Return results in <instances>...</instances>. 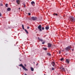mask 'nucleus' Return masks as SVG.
<instances>
[{
	"label": "nucleus",
	"mask_w": 75,
	"mask_h": 75,
	"mask_svg": "<svg viewBox=\"0 0 75 75\" xmlns=\"http://www.w3.org/2000/svg\"><path fill=\"white\" fill-rule=\"evenodd\" d=\"M22 28L23 30H25V29H24V25H22Z\"/></svg>",
	"instance_id": "19"
},
{
	"label": "nucleus",
	"mask_w": 75,
	"mask_h": 75,
	"mask_svg": "<svg viewBox=\"0 0 75 75\" xmlns=\"http://www.w3.org/2000/svg\"><path fill=\"white\" fill-rule=\"evenodd\" d=\"M59 54H61V51H59Z\"/></svg>",
	"instance_id": "31"
},
{
	"label": "nucleus",
	"mask_w": 75,
	"mask_h": 75,
	"mask_svg": "<svg viewBox=\"0 0 75 75\" xmlns=\"http://www.w3.org/2000/svg\"><path fill=\"white\" fill-rule=\"evenodd\" d=\"M43 49L44 50H45V51H46V50H47V48H45V47H43Z\"/></svg>",
	"instance_id": "18"
},
{
	"label": "nucleus",
	"mask_w": 75,
	"mask_h": 75,
	"mask_svg": "<svg viewBox=\"0 0 75 75\" xmlns=\"http://www.w3.org/2000/svg\"><path fill=\"white\" fill-rule=\"evenodd\" d=\"M0 5L1 6H3V5L2 4H1Z\"/></svg>",
	"instance_id": "24"
},
{
	"label": "nucleus",
	"mask_w": 75,
	"mask_h": 75,
	"mask_svg": "<svg viewBox=\"0 0 75 75\" xmlns=\"http://www.w3.org/2000/svg\"><path fill=\"white\" fill-rule=\"evenodd\" d=\"M0 17H1V14L0 13Z\"/></svg>",
	"instance_id": "27"
},
{
	"label": "nucleus",
	"mask_w": 75,
	"mask_h": 75,
	"mask_svg": "<svg viewBox=\"0 0 75 75\" xmlns=\"http://www.w3.org/2000/svg\"><path fill=\"white\" fill-rule=\"evenodd\" d=\"M31 4L32 5H33V4H35V2L34 1H32L31 2Z\"/></svg>",
	"instance_id": "14"
},
{
	"label": "nucleus",
	"mask_w": 75,
	"mask_h": 75,
	"mask_svg": "<svg viewBox=\"0 0 75 75\" xmlns=\"http://www.w3.org/2000/svg\"><path fill=\"white\" fill-rule=\"evenodd\" d=\"M8 6V4H5V6L6 7H8V6Z\"/></svg>",
	"instance_id": "21"
},
{
	"label": "nucleus",
	"mask_w": 75,
	"mask_h": 75,
	"mask_svg": "<svg viewBox=\"0 0 75 75\" xmlns=\"http://www.w3.org/2000/svg\"><path fill=\"white\" fill-rule=\"evenodd\" d=\"M25 31L26 33L27 34H28V31L26 29H25Z\"/></svg>",
	"instance_id": "13"
},
{
	"label": "nucleus",
	"mask_w": 75,
	"mask_h": 75,
	"mask_svg": "<svg viewBox=\"0 0 75 75\" xmlns=\"http://www.w3.org/2000/svg\"><path fill=\"white\" fill-rule=\"evenodd\" d=\"M62 71H64V72H65V69L64 68H62Z\"/></svg>",
	"instance_id": "16"
},
{
	"label": "nucleus",
	"mask_w": 75,
	"mask_h": 75,
	"mask_svg": "<svg viewBox=\"0 0 75 75\" xmlns=\"http://www.w3.org/2000/svg\"><path fill=\"white\" fill-rule=\"evenodd\" d=\"M19 66L20 67H21L22 68H23V69H24V70H25V71H27V69H26V68H25V67L24 66H23L22 64H20L19 65Z\"/></svg>",
	"instance_id": "3"
},
{
	"label": "nucleus",
	"mask_w": 75,
	"mask_h": 75,
	"mask_svg": "<svg viewBox=\"0 0 75 75\" xmlns=\"http://www.w3.org/2000/svg\"><path fill=\"white\" fill-rule=\"evenodd\" d=\"M53 15H55V13H54L53 14Z\"/></svg>",
	"instance_id": "33"
},
{
	"label": "nucleus",
	"mask_w": 75,
	"mask_h": 75,
	"mask_svg": "<svg viewBox=\"0 0 75 75\" xmlns=\"http://www.w3.org/2000/svg\"><path fill=\"white\" fill-rule=\"evenodd\" d=\"M27 28L28 29H29V28H30V27L28 26V27H27Z\"/></svg>",
	"instance_id": "28"
},
{
	"label": "nucleus",
	"mask_w": 75,
	"mask_h": 75,
	"mask_svg": "<svg viewBox=\"0 0 75 75\" xmlns=\"http://www.w3.org/2000/svg\"><path fill=\"white\" fill-rule=\"evenodd\" d=\"M63 60H64V58H62L60 59V61H63Z\"/></svg>",
	"instance_id": "22"
},
{
	"label": "nucleus",
	"mask_w": 75,
	"mask_h": 75,
	"mask_svg": "<svg viewBox=\"0 0 75 75\" xmlns=\"http://www.w3.org/2000/svg\"><path fill=\"white\" fill-rule=\"evenodd\" d=\"M31 71H34V68H33V67H31Z\"/></svg>",
	"instance_id": "15"
},
{
	"label": "nucleus",
	"mask_w": 75,
	"mask_h": 75,
	"mask_svg": "<svg viewBox=\"0 0 75 75\" xmlns=\"http://www.w3.org/2000/svg\"><path fill=\"white\" fill-rule=\"evenodd\" d=\"M16 1L18 4H20V1L19 0H16Z\"/></svg>",
	"instance_id": "6"
},
{
	"label": "nucleus",
	"mask_w": 75,
	"mask_h": 75,
	"mask_svg": "<svg viewBox=\"0 0 75 75\" xmlns=\"http://www.w3.org/2000/svg\"><path fill=\"white\" fill-rule=\"evenodd\" d=\"M28 14L29 16H30V15H31V13H28Z\"/></svg>",
	"instance_id": "26"
},
{
	"label": "nucleus",
	"mask_w": 75,
	"mask_h": 75,
	"mask_svg": "<svg viewBox=\"0 0 75 75\" xmlns=\"http://www.w3.org/2000/svg\"><path fill=\"white\" fill-rule=\"evenodd\" d=\"M45 29L46 30H48V29H49V27L48 26H46L45 27Z\"/></svg>",
	"instance_id": "12"
},
{
	"label": "nucleus",
	"mask_w": 75,
	"mask_h": 75,
	"mask_svg": "<svg viewBox=\"0 0 75 75\" xmlns=\"http://www.w3.org/2000/svg\"><path fill=\"white\" fill-rule=\"evenodd\" d=\"M54 69H55L53 67H52V70H54Z\"/></svg>",
	"instance_id": "23"
},
{
	"label": "nucleus",
	"mask_w": 75,
	"mask_h": 75,
	"mask_svg": "<svg viewBox=\"0 0 75 75\" xmlns=\"http://www.w3.org/2000/svg\"><path fill=\"white\" fill-rule=\"evenodd\" d=\"M44 75H45V74H44Z\"/></svg>",
	"instance_id": "39"
},
{
	"label": "nucleus",
	"mask_w": 75,
	"mask_h": 75,
	"mask_svg": "<svg viewBox=\"0 0 75 75\" xmlns=\"http://www.w3.org/2000/svg\"><path fill=\"white\" fill-rule=\"evenodd\" d=\"M72 48V46L71 45L67 47H66L65 48V50H66V51H69V50H71V49Z\"/></svg>",
	"instance_id": "1"
},
{
	"label": "nucleus",
	"mask_w": 75,
	"mask_h": 75,
	"mask_svg": "<svg viewBox=\"0 0 75 75\" xmlns=\"http://www.w3.org/2000/svg\"><path fill=\"white\" fill-rule=\"evenodd\" d=\"M47 55H49V56H50V55H51V54L49 53H47Z\"/></svg>",
	"instance_id": "20"
},
{
	"label": "nucleus",
	"mask_w": 75,
	"mask_h": 75,
	"mask_svg": "<svg viewBox=\"0 0 75 75\" xmlns=\"http://www.w3.org/2000/svg\"><path fill=\"white\" fill-rule=\"evenodd\" d=\"M38 65V64H36V65Z\"/></svg>",
	"instance_id": "37"
},
{
	"label": "nucleus",
	"mask_w": 75,
	"mask_h": 75,
	"mask_svg": "<svg viewBox=\"0 0 75 75\" xmlns=\"http://www.w3.org/2000/svg\"><path fill=\"white\" fill-rule=\"evenodd\" d=\"M19 10H20V8H19Z\"/></svg>",
	"instance_id": "34"
},
{
	"label": "nucleus",
	"mask_w": 75,
	"mask_h": 75,
	"mask_svg": "<svg viewBox=\"0 0 75 75\" xmlns=\"http://www.w3.org/2000/svg\"><path fill=\"white\" fill-rule=\"evenodd\" d=\"M38 29L40 30V31H42V30H41V25H39L38 27Z\"/></svg>",
	"instance_id": "5"
},
{
	"label": "nucleus",
	"mask_w": 75,
	"mask_h": 75,
	"mask_svg": "<svg viewBox=\"0 0 75 75\" xmlns=\"http://www.w3.org/2000/svg\"><path fill=\"white\" fill-rule=\"evenodd\" d=\"M51 64L53 67H54V65H55V62H52Z\"/></svg>",
	"instance_id": "10"
},
{
	"label": "nucleus",
	"mask_w": 75,
	"mask_h": 75,
	"mask_svg": "<svg viewBox=\"0 0 75 75\" xmlns=\"http://www.w3.org/2000/svg\"><path fill=\"white\" fill-rule=\"evenodd\" d=\"M51 45H52V44L50 43H48V48H50L51 47Z\"/></svg>",
	"instance_id": "7"
},
{
	"label": "nucleus",
	"mask_w": 75,
	"mask_h": 75,
	"mask_svg": "<svg viewBox=\"0 0 75 75\" xmlns=\"http://www.w3.org/2000/svg\"><path fill=\"white\" fill-rule=\"evenodd\" d=\"M55 15H56V16H58V14H57V13H55Z\"/></svg>",
	"instance_id": "30"
},
{
	"label": "nucleus",
	"mask_w": 75,
	"mask_h": 75,
	"mask_svg": "<svg viewBox=\"0 0 75 75\" xmlns=\"http://www.w3.org/2000/svg\"><path fill=\"white\" fill-rule=\"evenodd\" d=\"M42 30H44V27H42Z\"/></svg>",
	"instance_id": "25"
},
{
	"label": "nucleus",
	"mask_w": 75,
	"mask_h": 75,
	"mask_svg": "<svg viewBox=\"0 0 75 75\" xmlns=\"http://www.w3.org/2000/svg\"><path fill=\"white\" fill-rule=\"evenodd\" d=\"M66 61L67 64H69V62L70 61V60L69 59H66Z\"/></svg>",
	"instance_id": "8"
},
{
	"label": "nucleus",
	"mask_w": 75,
	"mask_h": 75,
	"mask_svg": "<svg viewBox=\"0 0 75 75\" xmlns=\"http://www.w3.org/2000/svg\"><path fill=\"white\" fill-rule=\"evenodd\" d=\"M72 51H74V49H72Z\"/></svg>",
	"instance_id": "32"
},
{
	"label": "nucleus",
	"mask_w": 75,
	"mask_h": 75,
	"mask_svg": "<svg viewBox=\"0 0 75 75\" xmlns=\"http://www.w3.org/2000/svg\"><path fill=\"white\" fill-rule=\"evenodd\" d=\"M23 5H24V7H25V4L24 3V2H23Z\"/></svg>",
	"instance_id": "17"
},
{
	"label": "nucleus",
	"mask_w": 75,
	"mask_h": 75,
	"mask_svg": "<svg viewBox=\"0 0 75 75\" xmlns=\"http://www.w3.org/2000/svg\"><path fill=\"white\" fill-rule=\"evenodd\" d=\"M42 44H45V42H42Z\"/></svg>",
	"instance_id": "29"
},
{
	"label": "nucleus",
	"mask_w": 75,
	"mask_h": 75,
	"mask_svg": "<svg viewBox=\"0 0 75 75\" xmlns=\"http://www.w3.org/2000/svg\"><path fill=\"white\" fill-rule=\"evenodd\" d=\"M34 64H35V62H33Z\"/></svg>",
	"instance_id": "35"
},
{
	"label": "nucleus",
	"mask_w": 75,
	"mask_h": 75,
	"mask_svg": "<svg viewBox=\"0 0 75 75\" xmlns=\"http://www.w3.org/2000/svg\"><path fill=\"white\" fill-rule=\"evenodd\" d=\"M25 75H27V74H25Z\"/></svg>",
	"instance_id": "36"
},
{
	"label": "nucleus",
	"mask_w": 75,
	"mask_h": 75,
	"mask_svg": "<svg viewBox=\"0 0 75 75\" xmlns=\"http://www.w3.org/2000/svg\"><path fill=\"white\" fill-rule=\"evenodd\" d=\"M25 66H26V65H25Z\"/></svg>",
	"instance_id": "38"
},
{
	"label": "nucleus",
	"mask_w": 75,
	"mask_h": 75,
	"mask_svg": "<svg viewBox=\"0 0 75 75\" xmlns=\"http://www.w3.org/2000/svg\"><path fill=\"white\" fill-rule=\"evenodd\" d=\"M38 38L39 41H41V42H42V41H43V40H42V39L38 37Z\"/></svg>",
	"instance_id": "9"
},
{
	"label": "nucleus",
	"mask_w": 75,
	"mask_h": 75,
	"mask_svg": "<svg viewBox=\"0 0 75 75\" xmlns=\"http://www.w3.org/2000/svg\"><path fill=\"white\" fill-rule=\"evenodd\" d=\"M11 10V8H8L7 9V11H10Z\"/></svg>",
	"instance_id": "11"
},
{
	"label": "nucleus",
	"mask_w": 75,
	"mask_h": 75,
	"mask_svg": "<svg viewBox=\"0 0 75 75\" xmlns=\"http://www.w3.org/2000/svg\"><path fill=\"white\" fill-rule=\"evenodd\" d=\"M31 19H32L33 21H35L37 19V18L36 17L33 16L31 18Z\"/></svg>",
	"instance_id": "4"
},
{
	"label": "nucleus",
	"mask_w": 75,
	"mask_h": 75,
	"mask_svg": "<svg viewBox=\"0 0 75 75\" xmlns=\"http://www.w3.org/2000/svg\"><path fill=\"white\" fill-rule=\"evenodd\" d=\"M69 19H70L71 22H74L75 21V18L73 17L70 16Z\"/></svg>",
	"instance_id": "2"
}]
</instances>
